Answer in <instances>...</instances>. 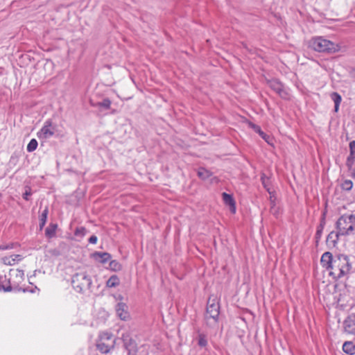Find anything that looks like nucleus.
<instances>
[{
  "label": "nucleus",
  "instance_id": "nucleus-23",
  "mask_svg": "<svg viewBox=\"0 0 355 355\" xmlns=\"http://www.w3.org/2000/svg\"><path fill=\"white\" fill-rule=\"evenodd\" d=\"M109 261V267L110 270L114 271H119L121 269V266L117 261L110 259Z\"/></svg>",
  "mask_w": 355,
  "mask_h": 355
},
{
  "label": "nucleus",
  "instance_id": "nucleus-12",
  "mask_svg": "<svg viewBox=\"0 0 355 355\" xmlns=\"http://www.w3.org/2000/svg\"><path fill=\"white\" fill-rule=\"evenodd\" d=\"M23 257L20 254H13L11 256H6L1 258V261L7 266H13L22 260Z\"/></svg>",
  "mask_w": 355,
  "mask_h": 355
},
{
  "label": "nucleus",
  "instance_id": "nucleus-15",
  "mask_svg": "<svg viewBox=\"0 0 355 355\" xmlns=\"http://www.w3.org/2000/svg\"><path fill=\"white\" fill-rule=\"evenodd\" d=\"M121 339L123 340L124 347L127 349H130V348H132L135 346V341L131 338L130 334L128 332H125L122 334L121 335Z\"/></svg>",
  "mask_w": 355,
  "mask_h": 355
},
{
  "label": "nucleus",
  "instance_id": "nucleus-16",
  "mask_svg": "<svg viewBox=\"0 0 355 355\" xmlns=\"http://www.w3.org/2000/svg\"><path fill=\"white\" fill-rule=\"evenodd\" d=\"M48 214H49V207L47 206H46L39 216L40 230V231L42 230L43 227H44V225L46 224Z\"/></svg>",
  "mask_w": 355,
  "mask_h": 355
},
{
  "label": "nucleus",
  "instance_id": "nucleus-40",
  "mask_svg": "<svg viewBox=\"0 0 355 355\" xmlns=\"http://www.w3.org/2000/svg\"><path fill=\"white\" fill-rule=\"evenodd\" d=\"M352 177L355 178V168L353 169L352 171Z\"/></svg>",
  "mask_w": 355,
  "mask_h": 355
},
{
  "label": "nucleus",
  "instance_id": "nucleus-21",
  "mask_svg": "<svg viewBox=\"0 0 355 355\" xmlns=\"http://www.w3.org/2000/svg\"><path fill=\"white\" fill-rule=\"evenodd\" d=\"M120 283L119 277L114 275H112L106 282V285L109 288H113L117 286Z\"/></svg>",
  "mask_w": 355,
  "mask_h": 355
},
{
  "label": "nucleus",
  "instance_id": "nucleus-24",
  "mask_svg": "<svg viewBox=\"0 0 355 355\" xmlns=\"http://www.w3.org/2000/svg\"><path fill=\"white\" fill-rule=\"evenodd\" d=\"M37 147V141L35 139H32L28 144L27 145V151L28 152H33L34 151Z\"/></svg>",
  "mask_w": 355,
  "mask_h": 355
},
{
  "label": "nucleus",
  "instance_id": "nucleus-5",
  "mask_svg": "<svg viewBox=\"0 0 355 355\" xmlns=\"http://www.w3.org/2000/svg\"><path fill=\"white\" fill-rule=\"evenodd\" d=\"M73 288L78 293H83L89 287V278L86 272L76 273L71 281Z\"/></svg>",
  "mask_w": 355,
  "mask_h": 355
},
{
  "label": "nucleus",
  "instance_id": "nucleus-7",
  "mask_svg": "<svg viewBox=\"0 0 355 355\" xmlns=\"http://www.w3.org/2000/svg\"><path fill=\"white\" fill-rule=\"evenodd\" d=\"M268 85L281 98L286 100L290 98V94L279 81L277 80H270L268 81Z\"/></svg>",
  "mask_w": 355,
  "mask_h": 355
},
{
  "label": "nucleus",
  "instance_id": "nucleus-30",
  "mask_svg": "<svg viewBox=\"0 0 355 355\" xmlns=\"http://www.w3.org/2000/svg\"><path fill=\"white\" fill-rule=\"evenodd\" d=\"M17 245V243H13L6 244V245H1L0 250H9V249H12Z\"/></svg>",
  "mask_w": 355,
  "mask_h": 355
},
{
  "label": "nucleus",
  "instance_id": "nucleus-37",
  "mask_svg": "<svg viewBox=\"0 0 355 355\" xmlns=\"http://www.w3.org/2000/svg\"><path fill=\"white\" fill-rule=\"evenodd\" d=\"M2 289L5 291V292H10L12 290V288L11 286H1Z\"/></svg>",
  "mask_w": 355,
  "mask_h": 355
},
{
  "label": "nucleus",
  "instance_id": "nucleus-34",
  "mask_svg": "<svg viewBox=\"0 0 355 355\" xmlns=\"http://www.w3.org/2000/svg\"><path fill=\"white\" fill-rule=\"evenodd\" d=\"M261 181H262V184H263V187L267 189V191H268L269 193H271L270 188H268L267 186V183H266V179L264 178V177H261Z\"/></svg>",
  "mask_w": 355,
  "mask_h": 355
},
{
  "label": "nucleus",
  "instance_id": "nucleus-38",
  "mask_svg": "<svg viewBox=\"0 0 355 355\" xmlns=\"http://www.w3.org/2000/svg\"><path fill=\"white\" fill-rule=\"evenodd\" d=\"M270 212L274 214V215H277L278 214V211L277 210V209L275 207H272L271 209H270Z\"/></svg>",
  "mask_w": 355,
  "mask_h": 355
},
{
  "label": "nucleus",
  "instance_id": "nucleus-17",
  "mask_svg": "<svg viewBox=\"0 0 355 355\" xmlns=\"http://www.w3.org/2000/svg\"><path fill=\"white\" fill-rule=\"evenodd\" d=\"M343 350L349 355L355 354V345L352 341H346L343 345Z\"/></svg>",
  "mask_w": 355,
  "mask_h": 355
},
{
  "label": "nucleus",
  "instance_id": "nucleus-6",
  "mask_svg": "<svg viewBox=\"0 0 355 355\" xmlns=\"http://www.w3.org/2000/svg\"><path fill=\"white\" fill-rule=\"evenodd\" d=\"M55 126L53 124L51 119L46 120L42 128L37 133L40 139H47L51 138L55 133Z\"/></svg>",
  "mask_w": 355,
  "mask_h": 355
},
{
  "label": "nucleus",
  "instance_id": "nucleus-26",
  "mask_svg": "<svg viewBox=\"0 0 355 355\" xmlns=\"http://www.w3.org/2000/svg\"><path fill=\"white\" fill-rule=\"evenodd\" d=\"M353 182L352 180H345L341 184V187L343 190L350 191L352 189Z\"/></svg>",
  "mask_w": 355,
  "mask_h": 355
},
{
  "label": "nucleus",
  "instance_id": "nucleus-14",
  "mask_svg": "<svg viewBox=\"0 0 355 355\" xmlns=\"http://www.w3.org/2000/svg\"><path fill=\"white\" fill-rule=\"evenodd\" d=\"M340 236H342V234H339V230H337L336 232H331L327 236V243L332 247H335L338 243Z\"/></svg>",
  "mask_w": 355,
  "mask_h": 355
},
{
  "label": "nucleus",
  "instance_id": "nucleus-9",
  "mask_svg": "<svg viewBox=\"0 0 355 355\" xmlns=\"http://www.w3.org/2000/svg\"><path fill=\"white\" fill-rule=\"evenodd\" d=\"M345 331L350 334H355V313H352L345 320L344 323Z\"/></svg>",
  "mask_w": 355,
  "mask_h": 355
},
{
  "label": "nucleus",
  "instance_id": "nucleus-10",
  "mask_svg": "<svg viewBox=\"0 0 355 355\" xmlns=\"http://www.w3.org/2000/svg\"><path fill=\"white\" fill-rule=\"evenodd\" d=\"M116 312L118 317L122 320H127L130 318L128 306L123 302H119L116 304Z\"/></svg>",
  "mask_w": 355,
  "mask_h": 355
},
{
  "label": "nucleus",
  "instance_id": "nucleus-27",
  "mask_svg": "<svg viewBox=\"0 0 355 355\" xmlns=\"http://www.w3.org/2000/svg\"><path fill=\"white\" fill-rule=\"evenodd\" d=\"M207 345V337L203 334H200L198 336V345L200 347H205Z\"/></svg>",
  "mask_w": 355,
  "mask_h": 355
},
{
  "label": "nucleus",
  "instance_id": "nucleus-20",
  "mask_svg": "<svg viewBox=\"0 0 355 355\" xmlns=\"http://www.w3.org/2000/svg\"><path fill=\"white\" fill-rule=\"evenodd\" d=\"M197 175L202 180H205L212 175V173L205 168H199Z\"/></svg>",
  "mask_w": 355,
  "mask_h": 355
},
{
  "label": "nucleus",
  "instance_id": "nucleus-36",
  "mask_svg": "<svg viewBox=\"0 0 355 355\" xmlns=\"http://www.w3.org/2000/svg\"><path fill=\"white\" fill-rule=\"evenodd\" d=\"M16 275L17 276H19L20 278H22L24 273V271L22 270H16Z\"/></svg>",
  "mask_w": 355,
  "mask_h": 355
},
{
  "label": "nucleus",
  "instance_id": "nucleus-11",
  "mask_svg": "<svg viewBox=\"0 0 355 355\" xmlns=\"http://www.w3.org/2000/svg\"><path fill=\"white\" fill-rule=\"evenodd\" d=\"M91 257L97 263L105 264L111 259V255L107 252H95L91 254Z\"/></svg>",
  "mask_w": 355,
  "mask_h": 355
},
{
  "label": "nucleus",
  "instance_id": "nucleus-1",
  "mask_svg": "<svg viewBox=\"0 0 355 355\" xmlns=\"http://www.w3.org/2000/svg\"><path fill=\"white\" fill-rule=\"evenodd\" d=\"M320 263L335 279L348 277L352 270V263L349 257L343 254L334 257L331 252H326L322 255Z\"/></svg>",
  "mask_w": 355,
  "mask_h": 355
},
{
  "label": "nucleus",
  "instance_id": "nucleus-29",
  "mask_svg": "<svg viewBox=\"0 0 355 355\" xmlns=\"http://www.w3.org/2000/svg\"><path fill=\"white\" fill-rule=\"evenodd\" d=\"M85 234L86 230L84 227H78L75 232V235L78 237H83Z\"/></svg>",
  "mask_w": 355,
  "mask_h": 355
},
{
  "label": "nucleus",
  "instance_id": "nucleus-2",
  "mask_svg": "<svg viewBox=\"0 0 355 355\" xmlns=\"http://www.w3.org/2000/svg\"><path fill=\"white\" fill-rule=\"evenodd\" d=\"M309 46L320 53H333L340 50V46L322 37H313L309 42Z\"/></svg>",
  "mask_w": 355,
  "mask_h": 355
},
{
  "label": "nucleus",
  "instance_id": "nucleus-28",
  "mask_svg": "<svg viewBox=\"0 0 355 355\" xmlns=\"http://www.w3.org/2000/svg\"><path fill=\"white\" fill-rule=\"evenodd\" d=\"M97 105L105 110H107L110 107L111 101L108 98H105L102 102L98 103Z\"/></svg>",
  "mask_w": 355,
  "mask_h": 355
},
{
  "label": "nucleus",
  "instance_id": "nucleus-4",
  "mask_svg": "<svg viewBox=\"0 0 355 355\" xmlns=\"http://www.w3.org/2000/svg\"><path fill=\"white\" fill-rule=\"evenodd\" d=\"M115 345V339L112 334L103 332L101 334L99 339L96 343V347L100 352L106 354L114 348Z\"/></svg>",
  "mask_w": 355,
  "mask_h": 355
},
{
  "label": "nucleus",
  "instance_id": "nucleus-25",
  "mask_svg": "<svg viewBox=\"0 0 355 355\" xmlns=\"http://www.w3.org/2000/svg\"><path fill=\"white\" fill-rule=\"evenodd\" d=\"M354 161H355V153H349V155L347 157V161H346V165L349 169H351L352 168Z\"/></svg>",
  "mask_w": 355,
  "mask_h": 355
},
{
  "label": "nucleus",
  "instance_id": "nucleus-13",
  "mask_svg": "<svg viewBox=\"0 0 355 355\" xmlns=\"http://www.w3.org/2000/svg\"><path fill=\"white\" fill-rule=\"evenodd\" d=\"M222 197L224 203L229 206L231 212L234 214L236 212V204L233 197L225 192L222 193Z\"/></svg>",
  "mask_w": 355,
  "mask_h": 355
},
{
  "label": "nucleus",
  "instance_id": "nucleus-35",
  "mask_svg": "<svg viewBox=\"0 0 355 355\" xmlns=\"http://www.w3.org/2000/svg\"><path fill=\"white\" fill-rule=\"evenodd\" d=\"M97 236L95 235H92L90 236V243L96 244L97 242Z\"/></svg>",
  "mask_w": 355,
  "mask_h": 355
},
{
  "label": "nucleus",
  "instance_id": "nucleus-8",
  "mask_svg": "<svg viewBox=\"0 0 355 355\" xmlns=\"http://www.w3.org/2000/svg\"><path fill=\"white\" fill-rule=\"evenodd\" d=\"M219 315V305L218 303H210V301L208 302L207 312H206V318L208 320L211 318L214 320V322L217 321L218 317Z\"/></svg>",
  "mask_w": 355,
  "mask_h": 355
},
{
  "label": "nucleus",
  "instance_id": "nucleus-33",
  "mask_svg": "<svg viewBox=\"0 0 355 355\" xmlns=\"http://www.w3.org/2000/svg\"><path fill=\"white\" fill-rule=\"evenodd\" d=\"M349 153H355V140H353L349 142Z\"/></svg>",
  "mask_w": 355,
  "mask_h": 355
},
{
  "label": "nucleus",
  "instance_id": "nucleus-32",
  "mask_svg": "<svg viewBox=\"0 0 355 355\" xmlns=\"http://www.w3.org/2000/svg\"><path fill=\"white\" fill-rule=\"evenodd\" d=\"M322 230H323V225H320V226L318 227V230L316 231V234H315L316 239H319L321 237Z\"/></svg>",
  "mask_w": 355,
  "mask_h": 355
},
{
  "label": "nucleus",
  "instance_id": "nucleus-31",
  "mask_svg": "<svg viewBox=\"0 0 355 355\" xmlns=\"http://www.w3.org/2000/svg\"><path fill=\"white\" fill-rule=\"evenodd\" d=\"M32 194V191H31V189L30 187H28L25 192L23 193V198L26 200H28V197L30 196H31Z\"/></svg>",
  "mask_w": 355,
  "mask_h": 355
},
{
  "label": "nucleus",
  "instance_id": "nucleus-3",
  "mask_svg": "<svg viewBox=\"0 0 355 355\" xmlns=\"http://www.w3.org/2000/svg\"><path fill=\"white\" fill-rule=\"evenodd\" d=\"M336 230L343 236H355V215L343 214L336 222Z\"/></svg>",
  "mask_w": 355,
  "mask_h": 355
},
{
  "label": "nucleus",
  "instance_id": "nucleus-19",
  "mask_svg": "<svg viewBox=\"0 0 355 355\" xmlns=\"http://www.w3.org/2000/svg\"><path fill=\"white\" fill-rule=\"evenodd\" d=\"M250 127L256 132H257L261 137L262 139H263L268 144H270V137L266 135L265 132H263L261 128L257 125H255L254 123H250Z\"/></svg>",
  "mask_w": 355,
  "mask_h": 355
},
{
  "label": "nucleus",
  "instance_id": "nucleus-22",
  "mask_svg": "<svg viewBox=\"0 0 355 355\" xmlns=\"http://www.w3.org/2000/svg\"><path fill=\"white\" fill-rule=\"evenodd\" d=\"M57 225L51 223L45 230V235L48 238H52L55 234Z\"/></svg>",
  "mask_w": 355,
  "mask_h": 355
},
{
  "label": "nucleus",
  "instance_id": "nucleus-18",
  "mask_svg": "<svg viewBox=\"0 0 355 355\" xmlns=\"http://www.w3.org/2000/svg\"><path fill=\"white\" fill-rule=\"evenodd\" d=\"M330 97L334 103V111L335 112H337L339 110V106L342 101V97L337 92H332L330 95Z\"/></svg>",
  "mask_w": 355,
  "mask_h": 355
},
{
  "label": "nucleus",
  "instance_id": "nucleus-39",
  "mask_svg": "<svg viewBox=\"0 0 355 355\" xmlns=\"http://www.w3.org/2000/svg\"><path fill=\"white\" fill-rule=\"evenodd\" d=\"M351 76L352 78H355V67L352 69L351 71Z\"/></svg>",
  "mask_w": 355,
  "mask_h": 355
}]
</instances>
